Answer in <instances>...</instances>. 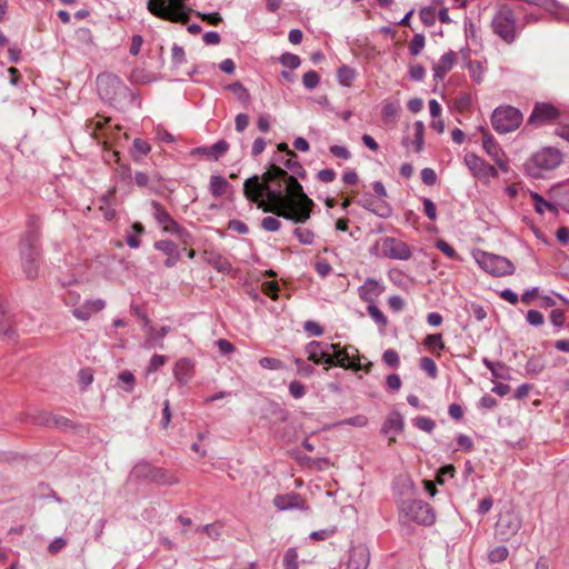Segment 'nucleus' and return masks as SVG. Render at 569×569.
<instances>
[{"label": "nucleus", "instance_id": "obj_12", "mask_svg": "<svg viewBox=\"0 0 569 569\" xmlns=\"http://www.w3.org/2000/svg\"><path fill=\"white\" fill-rule=\"evenodd\" d=\"M131 477L162 485L170 482L162 469L153 467L148 461L138 462L131 470Z\"/></svg>", "mask_w": 569, "mask_h": 569}, {"label": "nucleus", "instance_id": "obj_46", "mask_svg": "<svg viewBox=\"0 0 569 569\" xmlns=\"http://www.w3.org/2000/svg\"><path fill=\"white\" fill-rule=\"evenodd\" d=\"M419 14L427 27H431L436 22V10L432 7H423Z\"/></svg>", "mask_w": 569, "mask_h": 569}, {"label": "nucleus", "instance_id": "obj_48", "mask_svg": "<svg viewBox=\"0 0 569 569\" xmlns=\"http://www.w3.org/2000/svg\"><path fill=\"white\" fill-rule=\"evenodd\" d=\"M420 368L427 372L431 378L437 377V366L436 362L429 357H422L420 359Z\"/></svg>", "mask_w": 569, "mask_h": 569}, {"label": "nucleus", "instance_id": "obj_57", "mask_svg": "<svg viewBox=\"0 0 569 569\" xmlns=\"http://www.w3.org/2000/svg\"><path fill=\"white\" fill-rule=\"evenodd\" d=\"M415 130H416V139H415L416 151L419 152V151H421L422 144H423L425 126H423L422 121L415 122Z\"/></svg>", "mask_w": 569, "mask_h": 569}, {"label": "nucleus", "instance_id": "obj_40", "mask_svg": "<svg viewBox=\"0 0 569 569\" xmlns=\"http://www.w3.org/2000/svg\"><path fill=\"white\" fill-rule=\"evenodd\" d=\"M279 60L283 67L289 68L291 70L299 68L301 64V59L299 58V56L290 52L282 53Z\"/></svg>", "mask_w": 569, "mask_h": 569}, {"label": "nucleus", "instance_id": "obj_43", "mask_svg": "<svg viewBox=\"0 0 569 569\" xmlns=\"http://www.w3.org/2000/svg\"><path fill=\"white\" fill-rule=\"evenodd\" d=\"M532 199H533V202H535V209L537 212L539 213H543L545 210H551V211H555L556 210V207L546 201L539 193H532L531 194Z\"/></svg>", "mask_w": 569, "mask_h": 569}, {"label": "nucleus", "instance_id": "obj_24", "mask_svg": "<svg viewBox=\"0 0 569 569\" xmlns=\"http://www.w3.org/2000/svg\"><path fill=\"white\" fill-rule=\"evenodd\" d=\"M173 375L177 381L184 386L193 376V362L189 358H181L176 362Z\"/></svg>", "mask_w": 569, "mask_h": 569}, {"label": "nucleus", "instance_id": "obj_64", "mask_svg": "<svg viewBox=\"0 0 569 569\" xmlns=\"http://www.w3.org/2000/svg\"><path fill=\"white\" fill-rule=\"evenodd\" d=\"M425 343L429 347H436L439 350L445 349V343L442 342V337L440 333L427 336L425 339Z\"/></svg>", "mask_w": 569, "mask_h": 569}, {"label": "nucleus", "instance_id": "obj_2", "mask_svg": "<svg viewBox=\"0 0 569 569\" xmlns=\"http://www.w3.org/2000/svg\"><path fill=\"white\" fill-rule=\"evenodd\" d=\"M308 359L316 365H336L343 369H362L358 349L353 346H347L340 349L338 343H328L323 341H311L306 346Z\"/></svg>", "mask_w": 569, "mask_h": 569}, {"label": "nucleus", "instance_id": "obj_26", "mask_svg": "<svg viewBox=\"0 0 569 569\" xmlns=\"http://www.w3.org/2000/svg\"><path fill=\"white\" fill-rule=\"evenodd\" d=\"M537 4L545 8L551 14L556 17V19L560 21H565L569 23V8L560 4L556 0H536Z\"/></svg>", "mask_w": 569, "mask_h": 569}, {"label": "nucleus", "instance_id": "obj_1", "mask_svg": "<svg viewBox=\"0 0 569 569\" xmlns=\"http://www.w3.org/2000/svg\"><path fill=\"white\" fill-rule=\"evenodd\" d=\"M262 179L264 183L259 181L258 176L244 181L243 193L249 201L254 202L263 212H271L295 223H303L310 218L315 202L305 193L295 176L272 166L262 174Z\"/></svg>", "mask_w": 569, "mask_h": 569}, {"label": "nucleus", "instance_id": "obj_19", "mask_svg": "<svg viewBox=\"0 0 569 569\" xmlns=\"http://www.w3.org/2000/svg\"><path fill=\"white\" fill-rule=\"evenodd\" d=\"M229 149L226 140H219L210 147H198L190 151L191 156H207L211 160H219Z\"/></svg>", "mask_w": 569, "mask_h": 569}, {"label": "nucleus", "instance_id": "obj_32", "mask_svg": "<svg viewBox=\"0 0 569 569\" xmlns=\"http://www.w3.org/2000/svg\"><path fill=\"white\" fill-rule=\"evenodd\" d=\"M283 166L292 172V176L305 177L306 170L301 163L297 160V156L293 151H288V158L282 162Z\"/></svg>", "mask_w": 569, "mask_h": 569}, {"label": "nucleus", "instance_id": "obj_51", "mask_svg": "<svg viewBox=\"0 0 569 569\" xmlns=\"http://www.w3.org/2000/svg\"><path fill=\"white\" fill-rule=\"evenodd\" d=\"M423 212L428 217L429 220H437V208L435 202L429 198H422Z\"/></svg>", "mask_w": 569, "mask_h": 569}, {"label": "nucleus", "instance_id": "obj_41", "mask_svg": "<svg viewBox=\"0 0 569 569\" xmlns=\"http://www.w3.org/2000/svg\"><path fill=\"white\" fill-rule=\"evenodd\" d=\"M259 365L261 368L269 370H282L286 368V365L281 360L272 357H263L259 359Z\"/></svg>", "mask_w": 569, "mask_h": 569}, {"label": "nucleus", "instance_id": "obj_62", "mask_svg": "<svg viewBox=\"0 0 569 569\" xmlns=\"http://www.w3.org/2000/svg\"><path fill=\"white\" fill-rule=\"evenodd\" d=\"M388 306L392 311L399 312L405 308L406 303L402 297L395 295L388 298Z\"/></svg>", "mask_w": 569, "mask_h": 569}, {"label": "nucleus", "instance_id": "obj_3", "mask_svg": "<svg viewBox=\"0 0 569 569\" xmlns=\"http://www.w3.org/2000/svg\"><path fill=\"white\" fill-rule=\"evenodd\" d=\"M98 92L102 100L119 107L131 96L130 89L113 73H101L97 78Z\"/></svg>", "mask_w": 569, "mask_h": 569}, {"label": "nucleus", "instance_id": "obj_42", "mask_svg": "<svg viewBox=\"0 0 569 569\" xmlns=\"http://www.w3.org/2000/svg\"><path fill=\"white\" fill-rule=\"evenodd\" d=\"M425 36L422 33H416L409 42V51L412 56H418L425 47Z\"/></svg>", "mask_w": 569, "mask_h": 569}, {"label": "nucleus", "instance_id": "obj_47", "mask_svg": "<svg viewBox=\"0 0 569 569\" xmlns=\"http://www.w3.org/2000/svg\"><path fill=\"white\" fill-rule=\"evenodd\" d=\"M44 423L49 427H56L61 430H67L71 427V421L69 419L59 416L47 419Z\"/></svg>", "mask_w": 569, "mask_h": 569}, {"label": "nucleus", "instance_id": "obj_17", "mask_svg": "<svg viewBox=\"0 0 569 569\" xmlns=\"http://www.w3.org/2000/svg\"><path fill=\"white\" fill-rule=\"evenodd\" d=\"M559 111L550 103H537L529 117V122L535 124H543L557 119Z\"/></svg>", "mask_w": 569, "mask_h": 569}, {"label": "nucleus", "instance_id": "obj_16", "mask_svg": "<svg viewBox=\"0 0 569 569\" xmlns=\"http://www.w3.org/2000/svg\"><path fill=\"white\" fill-rule=\"evenodd\" d=\"M385 286L373 278H367L366 281L358 288L359 298L368 305L376 303L385 291Z\"/></svg>", "mask_w": 569, "mask_h": 569}, {"label": "nucleus", "instance_id": "obj_56", "mask_svg": "<svg viewBox=\"0 0 569 569\" xmlns=\"http://www.w3.org/2000/svg\"><path fill=\"white\" fill-rule=\"evenodd\" d=\"M367 423H368V418L363 415H358V416L345 419L339 422V425H349V426L359 427V428L367 426Z\"/></svg>", "mask_w": 569, "mask_h": 569}, {"label": "nucleus", "instance_id": "obj_50", "mask_svg": "<svg viewBox=\"0 0 569 569\" xmlns=\"http://www.w3.org/2000/svg\"><path fill=\"white\" fill-rule=\"evenodd\" d=\"M261 227L269 232H276L280 229L281 222L278 218L268 216L262 219Z\"/></svg>", "mask_w": 569, "mask_h": 569}, {"label": "nucleus", "instance_id": "obj_11", "mask_svg": "<svg viewBox=\"0 0 569 569\" xmlns=\"http://www.w3.org/2000/svg\"><path fill=\"white\" fill-rule=\"evenodd\" d=\"M465 163L476 178L485 182L498 177V170L476 153H467Z\"/></svg>", "mask_w": 569, "mask_h": 569}, {"label": "nucleus", "instance_id": "obj_33", "mask_svg": "<svg viewBox=\"0 0 569 569\" xmlns=\"http://www.w3.org/2000/svg\"><path fill=\"white\" fill-rule=\"evenodd\" d=\"M228 90L231 91L238 101L243 106H248L250 102V93L240 82H233L228 86Z\"/></svg>", "mask_w": 569, "mask_h": 569}, {"label": "nucleus", "instance_id": "obj_6", "mask_svg": "<svg viewBox=\"0 0 569 569\" xmlns=\"http://www.w3.org/2000/svg\"><path fill=\"white\" fill-rule=\"evenodd\" d=\"M491 26L493 32L507 43L513 42L520 32L515 13L508 6H502L496 12Z\"/></svg>", "mask_w": 569, "mask_h": 569}, {"label": "nucleus", "instance_id": "obj_39", "mask_svg": "<svg viewBox=\"0 0 569 569\" xmlns=\"http://www.w3.org/2000/svg\"><path fill=\"white\" fill-rule=\"evenodd\" d=\"M368 315L373 319V321L381 326L386 327L388 325V319L383 315V312L376 306V303L368 305L367 307Z\"/></svg>", "mask_w": 569, "mask_h": 569}, {"label": "nucleus", "instance_id": "obj_34", "mask_svg": "<svg viewBox=\"0 0 569 569\" xmlns=\"http://www.w3.org/2000/svg\"><path fill=\"white\" fill-rule=\"evenodd\" d=\"M399 110L400 104L397 101H386L381 110L383 121H393L397 118Z\"/></svg>", "mask_w": 569, "mask_h": 569}, {"label": "nucleus", "instance_id": "obj_60", "mask_svg": "<svg viewBox=\"0 0 569 569\" xmlns=\"http://www.w3.org/2000/svg\"><path fill=\"white\" fill-rule=\"evenodd\" d=\"M565 320H566V317H565V312L563 310L561 309H553L550 313V321L551 323L560 329L563 327L565 325Z\"/></svg>", "mask_w": 569, "mask_h": 569}, {"label": "nucleus", "instance_id": "obj_53", "mask_svg": "<svg viewBox=\"0 0 569 569\" xmlns=\"http://www.w3.org/2000/svg\"><path fill=\"white\" fill-rule=\"evenodd\" d=\"M383 361L392 368H397L400 363L399 355L393 349H388L382 355Z\"/></svg>", "mask_w": 569, "mask_h": 569}, {"label": "nucleus", "instance_id": "obj_35", "mask_svg": "<svg viewBox=\"0 0 569 569\" xmlns=\"http://www.w3.org/2000/svg\"><path fill=\"white\" fill-rule=\"evenodd\" d=\"M337 77L340 84L349 87L356 78V71L348 66H342L338 69Z\"/></svg>", "mask_w": 569, "mask_h": 569}, {"label": "nucleus", "instance_id": "obj_45", "mask_svg": "<svg viewBox=\"0 0 569 569\" xmlns=\"http://www.w3.org/2000/svg\"><path fill=\"white\" fill-rule=\"evenodd\" d=\"M470 76L476 83H480L483 79V68L479 61H470L468 64Z\"/></svg>", "mask_w": 569, "mask_h": 569}, {"label": "nucleus", "instance_id": "obj_27", "mask_svg": "<svg viewBox=\"0 0 569 569\" xmlns=\"http://www.w3.org/2000/svg\"><path fill=\"white\" fill-rule=\"evenodd\" d=\"M273 505L279 510H291V509H302L303 501L300 499L298 495H278L273 499Z\"/></svg>", "mask_w": 569, "mask_h": 569}, {"label": "nucleus", "instance_id": "obj_7", "mask_svg": "<svg viewBox=\"0 0 569 569\" xmlns=\"http://www.w3.org/2000/svg\"><path fill=\"white\" fill-rule=\"evenodd\" d=\"M475 259L483 271L493 277L509 276L516 270L513 263L502 256L479 251L475 254Z\"/></svg>", "mask_w": 569, "mask_h": 569}, {"label": "nucleus", "instance_id": "obj_10", "mask_svg": "<svg viewBox=\"0 0 569 569\" xmlns=\"http://www.w3.org/2000/svg\"><path fill=\"white\" fill-rule=\"evenodd\" d=\"M522 521L518 513L508 510L500 513L496 523V532L501 540H509L521 528Z\"/></svg>", "mask_w": 569, "mask_h": 569}, {"label": "nucleus", "instance_id": "obj_30", "mask_svg": "<svg viewBox=\"0 0 569 569\" xmlns=\"http://www.w3.org/2000/svg\"><path fill=\"white\" fill-rule=\"evenodd\" d=\"M482 147L486 153L492 159H497L500 156H503V151L499 147V144L495 141L492 136L488 132H485L482 136Z\"/></svg>", "mask_w": 569, "mask_h": 569}, {"label": "nucleus", "instance_id": "obj_25", "mask_svg": "<svg viewBox=\"0 0 569 569\" xmlns=\"http://www.w3.org/2000/svg\"><path fill=\"white\" fill-rule=\"evenodd\" d=\"M457 61V53L453 51H448L443 53L439 60V62L433 66V77L437 80H442L447 72H449L453 64Z\"/></svg>", "mask_w": 569, "mask_h": 569}, {"label": "nucleus", "instance_id": "obj_44", "mask_svg": "<svg viewBox=\"0 0 569 569\" xmlns=\"http://www.w3.org/2000/svg\"><path fill=\"white\" fill-rule=\"evenodd\" d=\"M319 81L320 77L315 70L307 71L302 77L303 86L308 90L315 89L319 84Z\"/></svg>", "mask_w": 569, "mask_h": 569}, {"label": "nucleus", "instance_id": "obj_13", "mask_svg": "<svg viewBox=\"0 0 569 569\" xmlns=\"http://www.w3.org/2000/svg\"><path fill=\"white\" fill-rule=\"evenodd\" d=\"M383 256L393 260H409L412 256L410 247L396 238L387 237L382 240Z\"/></svg>", "mask_w": 569, "mask_h": 569}, {"label": "nucleus", "instance_id": "obj_58", "mask_svg": "<svg viewBox=\"0 0 569 569\" xmlns=\"http://www.w3.org/2000/svg\"><path fill=\"white\" fill-rule=\"evenodd\" d=\"M436 248L439 249L441 252H443L450 259L457 258L456 250L445 240H441V239L437 240Z\"/></svg>", "mask_w": 569, "mask_h": 569}, {"label": "nucleus", "instance_id": "obj_28", "mask_svg": "<svg viewBox=\"0 0 569 569\" xmlns=\"http://www.w3.org/2000/svg\"><path fill=\"white\" fill-rule=\"evenodd\" d=\"M483 365L490 370L491 375L497 379L509 380L511 370L502 362H493L488 358L482 359Z\"/></svg>", "mask_w": 569, "mask_h": 569}, {"label": "nucleus", "instance_id": "obj_31", "mask_svg": "<svg viewBox=\"0 0 569 569\" xmlns=\"http://www.w3.org/2000/svg\"><path fill=\"white\" fill-rule=\"evenodd\" d=\"M151 151V146L146 140L136 138L132 142L131 157L136 162L141 161Z\"/></svg>", "mask_w": 569, "mask_h": 569}, {"label": "nucleus", "instance_id": "obj_9", "mask_svg": "<svg viewBox=\"0 0 569 569\" xmlns=\"http://www.w3.org/2000/svg\"><path fill=\"white\" fill-rule=\"evenodd\" d=\"M522 122V113L515 107H499L491 116L493 129L499 133H508L519 128Z\"/></svg>", "mask_w": 569, "mask_h": 569}, {"label": "nucleus", "instance_id": "obj_52", "mask_svg": "<svg viewBox=\"0 0 569 569\" xmlns=\"http://www.w3.org/2000/svg\"><path fill=\"white\" fill-rule=\"evenodd\" d=\"M119 381L124 385L123 388L127 392H131L133 390L136 379L132 372L128 370L122 371L119 375Z\"/></svg>", "mask_w": 569, "mask_h": 569}, {"label": "nucleus", "instance_id": "obj_38", "mask_svg": "<svg viewBox=\"0 0 569 569\" xmlns=\"http://www.w3.org/2000/svg\"><path fill=\"white\" fill-rule=\"evenodd\" d=\"M509 550L505 546H498L489 551L488 559L491 563H499L507 559Z\"/></svg>", "mask_w": 569, "mask_h": 569}, {"label": "nucleus", "instance_id": "obj_15", "mask_svg": "<svg viewBox=\"0 0 569 569\" xmlns=\"http://www.w3.org/2000/svg\"><path fill=\"white\" fill-rule=\"evenodd\" d=\"M403 417L398 411H392L386 418L381 427V433L389 438V445H391L396 441L397 436L403 431Z\"/></svg>", "mask_w": 569, "mask_h": 569}, {"label": "nucleus", "instance_id": "obj_8", "mask_svg": "<svg viewBox=\"0 0 569 569\" xmlns=\"http://www.w3.org/2000/svg\"><path fill=\"white\" fill-rule=\"evenodd\" d=\"M39 240V234L36 231L26 232L24 237L21 240V260L23 272L28 278H34L38 274V264L37 258L39 256V251L37 248V242Z\"/></svg>", "mask_w": 569, "mask_h": 569}, {"label": "nucleus", "instance_id": "obj_55", "mask_svg": "<svg viewBox=\"0 0 569 569\" xmlns=\"http://www.w3.org/2000/svg\"><path fill=\"white\" fill-rule=\"evenodd\" d=\"M329 151L339 159L349 160L351 158L350 151L345 146L333 144L329 148Z\"/></svg>", "mask_w": 569, "mask_h": 569}, {"label": "nucleus", "instance_id": "obj_14", "mask_svg": "<svg viewBox=\"0 0 569 569\" xmlns=\"http://www.w3.org/2000/svg\"><path fill=\"white\" fill-rule=\"evenodd\" d=\"M152 216L157 223L161 227L162 232L172 234L173 232H180V224L170 216L166 208L157 202H151Z\"/></svg>", "mask_w": 569, "mask_h": 569}, {"label": "nucleus", "instance_id": "obj_63", "mask_svg": "<svg viewBox=\"0 0 569 569\" xmlns=\"http://www.w3.org/2000/svg\"><path fill=\"white\" fill-rule=\"evenodd\" d=\"M421 180L427 186H433L437 182V174L433 169L425 168L421 170Z\"/></svg>", "mask_w": 569, "mask_h": 569}, {"label": "nucleus", "instance_id": "obj_18", "mask_svg": "<svg viewBox=\"0 0 569 569\" xmlns=\"http://www.w3.org/2000/svg\"><path fill=\"white\" fill-rule=\"evenodd\" d=\"M104 307L106 302L102 299L86 300L81 306L72 310V315L78 320L86 321L90 319L92 315L101 311Z\"/></svg>", "mask_w": 569, "mask_h": 569}, {"label": "nucleus", "instance_id": "obj_29", "mask_svg": "<svg viewBox=\"0 0 569 569\" xmlns=\"http://www.w3.org/2000/svg\"><path fill=\"white\" fill-rule=\"evenodd\" d=\"M229 187V182L222 176L212 174L210 177L209 190L212 196L217 198L224 196Z\"/></svg>", "mask_w": 569, "mask_h": 569}, {"label": "nucleus", "instance_id": "obj_22", "mask_svg": "<svg viewBox=\"0 0 569 569\" xmlns=\"http://www.w3.org/2000/svg\"><path fill=\"white\" fill-rule=\"evenodd\" d=\"M359 203L362 208L380 218H389L392 213L391 206L383 200H375L372 197H368L359 201Z\"/></svg>", "mask_w": 569, "mask_h": 569}, {"label": "nucleus", "instance_id": "obj_36", "mask_svg": "<svg viewBox=\"0 0 569 569\" xmlns=\"http://www.w3.org/2000/svg\"><path fill=\"white\" fill-rule=\"evenodd\" d=\"M284 569H298L299 560L298 552L296 548H289L283 556L282 560Z\"/></svg>", "mask_w": 569, "mask_h": 569}, {"label": "nucleus", "instance_id": "obj_49", "mask_svg": "<svg viewBox=\"0 0 569 569\" xmlns=\"http://www.w3.org/2000/svg\"><path fill=\"white\" fill-rule=\"evenodd\" d=\"M415 426L418 429L430 433V432L433 431V429L436 427V423H435V421L432 419H430L428 417H418L415 420Z\"/></svg>", "mask_w": 569, "mask_h": 569}, {"label": "nucleus", "instance_id": "obj_54", "mask_svg": "<svg viewBox=\"0 0 569 569\" xmlns=\"http://www.w3.org/2000/svg\"><path fill=\"white\" fill-rule=\"evenodd\" d=\"M289 392L293 398L300 399L306 395V387L301 382L293 380L289 383Z\"/></svg>", "mask_w": 569, "mask_h": 569}, {"label": "nucleus", "instance_id": "obj_59", "mask_svg": "<svg viewBox=\"0 0 569 569\" xmlns=\"http://www.w3.org/2000/svg\"><path fill=\"white\" fill-rule=\"evenodd\" d=\"M527 321L535 327L541 326L545 321L543 315L538 310H529L526 316Z\"/></svg>", "mask_w": 569, "mask_h": 569}, {"label": "nucleus", "instance_id": "obj_61", "mask_svg": "<svg viewBox=\"0 0 569 569\" xmlns=\"http://www.w3.org/2000/svg\"><path fill=\"white\" fill-rule=\"evenodd\" d=\"M166 362V357L161 355H153L150 359L149 366L147 368L148 373L156 372L160 367H162Z\"/></svg>", "mask_w": 569, "mask_h": 569}, {"label": "nucleus", "instance_id": "obj_23", "mask_svg": "<svg viewBox=\"0 0 569 569\" xmlns=\"http://www.w3.org/2000/svg\"><path fill=\"white\" fill-rule=\"evenodd\" d=\"M201 259L219 272L229 273L232 269L230 261L214 251L204 250Z\"/></svg>", "mask_w": 569, "mask_h": 569}, {"label": "nucleus", "instance_id": "obj_4", "mask_svg": "<svg viewBox=\"0 0 569 569\" xmlns=\"http://www.w3.org/2000/svg\"><path fill=\"white\" fill-rule=\"evenodd\" d=\"M562 162V153L557 148L545 147L535 152L525 164L526 171L533 178H539L546 171L559 167Z\"/></svg>", "mask_w": 569, "mask_h": 569}, {"label": "nucleus", "instance_id": "obj_5", "mask_svg": "<svg viewBox=\"0 0 569 569\" xmlns=\"http://www.w3.org/2000/svg\"><path fill=\"white\" fill-rule=\"evenodd\" d=\"M400 518L421 526H431L436 521L432 507L422 500H402L399 505Z\"/></svg>", "mask_w": 569, "mask_h": 569}, {"label": "nucleus", "instance_id": "obj_20", "mask_svg": "<svg viewBox=\"0 0 569 569\" xmlns=\"http://www.w3.org/2000/svg\"><path fill=\"white\" fill-rule=\"evenodd\" d=\"M154 249L163 252L167 256L164 261V266L167 268H172L177 264L180 259V253L177 244L171 240H158L154 242Z\"/></svg>", "mask_w": 569, "mask_h": 569}, {"label": "nucleus", "instance_id": "obj_21", "mask_svg": "<svg viewBox=\"0 0 569 569\" xmlns=\"http://www.w3.org/2000/svg\"><path fill=\"white\" fill-rule=\"evenodd\" d=\"M369 561V550L363 546L356 547L350 552L347 569H367Z\"/></svg>", "mask_w": 569, "mask_h": 569}, {"label": "nucleus", "instance_id": "obj_37", "mask_svg": "<svg viewBox=\"0 0 569 569\" xmlns=\"http://www.w3.org/2000/svg\"><path fill=\"white\" fill-rule=\"evenodd\" d=\"M293 234L301 244L309 246L312 244L315 241V233L312 230L308 228H296Z\"/></svg>", "mask_w": 569, "mask_h": 569}]
</instances>
